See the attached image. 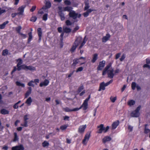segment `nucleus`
Instances as JSON below:
<instances>
[{
  "label": "nucleus",
  "instance_id": "nucleus-1",
  "mask_svg": "<svg viewBox=\"0 0 150 150\" xmlns=\"http://www.w3.org/2000/svg\"><path fill=\"white\" fill-rule=\"evenodd\" d=\"M90 98V94L84 101L81 105L79 108H76L72 109H70L68 107H66L64 109V110L66 112H70L77 111L83 108V110H87L88 108V102Z\"/></svg>",
  "mask_w": 150,
  "mask_h": 150
},
{
  "label": "nucleus",
  "instance_id": "nucleus-2",
  "mask_svg": "<svg viewBox=\"0 0 150 150\" xmlns=\"http://www.w3.org/2000/svg\"><path fill=\"white\" fill-rule=\"evenodd\" d=\"M111 64L110 63L105 68L103 71V75H105L107 72L108 77L112 79L113 78L114 74L113 73V69L111 67Z\"/></svg>",
  "mask_w": 150,
  "mask_h": 150
},
{
  "label": "nucleus",
  "instance_id": "nucleus-3",
  "mask_svg": "<svg viewBox=\"0 0 150 150\" xmlns=\"http://www.w3.org/2000/svg\"><path fill=\"white\" fill-rule=\"evenodd\" d=\"M82 38L80 37H78L75 41L71 49V51L72 52H74L77 47L82 42Z\"/></svg>",
  "mask_w": 150,
  "mask_h": 150
},
{
  "label": "nucleus",
  "instance_id": "nucleus-4",
  "mask_svg": "<svg viewBox=\"0 0 150 150\" xmlns=\"http://www.w3.org/2000/svg\"><path fill=\"white\" fill-rule=\"evenodd\" d=\"M141 108V106L140 105H139L134 111H132L131 113V116L133 117H139L140 115L139 111Z\"/></svg>",
  "mask_w": 150,
  "mask_h": 150
},
{
  "label": "nucleus",
  "instance_id": "nucleus-5",
  "mask_svg": "<svg viewBox=\"0 0 150 150\" xmlns=\"http://www.w3.org/2000/svg\"><path fill=\"white\" fill-rule=\"evenodd\" d=\"M91 132L88 131L85 134L84 139L83 140L82 143L84 145H86L91 137Z\"/></svg>",
  "mask_w": 150,
  "mask_h": 150
},
{
  "label": "nucleus",
  "instance_id": "nucleus-6",
  "mask_svg": "<svg viewBox=\"0 0 150 150\" xmlns=\"http://www.w3.org/2000/svg\"><path fill=\"white\" fill-rule=\"evenodd\" d=\"M69 15L70 17L73 18L74 19H76L77 18H79L81 16V14H78L74 10L70 11Z\"/></svg>",
  "mask_w": 150,
  "mask_h": 150
},
{
  "label": "nucleus",
  "instance_id": "nucleus-7",
  "mask_svg": "<svg viewBox=\"0 0 150 150\" xmlns=\"http://www.w3.org/2000/svg\"><path fill=\"white\" fill-rule=\"evenodd\" d=\"M25 7V5H23L22 6L19 7L18 9L17 13L19 15H23L24 9Z\"/></svg>",
  "mask_w": 150,
  "mask_h": 150
},
{
  "label": "nucleus",
  "instance_id": "nucleus-8",
  "mask_svg": "<svg viewBox=\"0 0 150 150\" xmlns=\"http://www.w3.org/2000/svg\"><path fill=\"white\" fill-rule=\"evenodd\" d=\"M86 127V125L80 126L78 129V132L80 134H83L84 132Z\"/></svg>",
  "mask_w": 150,
  "mask_h": 150
},
{
  "label": "nucleus",
  "instance_id": "nucleus-9",
  "mask_svg": "<svg viewBox=\"0 0 150 150\" xmlns=\"http://www.w3.org/2000/svg\"><path fill=\"white\" fill-rule=\"evenodd\" d=\"M24 148L22 144L13 146L11 148L12 150H24Z\"/></svg>",
  "mask_w": 150,
  "mask_h": 150
},
{
  "label": "nucleus",
  "instance_id": "nucleus-10",
  "mask_svg": "<svg viewBox=\"0 0 150 150\" xmlns=\"http://www.w3.org/2000/svg\"><path fill=\"white\" fill-rule=\"evenodd\" d=\"M105 62V61L103 60L99 62V64L97 67L98 70H100L104 67Z\"/></svg>",
  "mask_w": 150,
  "mask_h": 150
},
{
  "label": "nucleus",
  "instance_id": "nucleus-11",
  "mask_svg": "<svg viewBox=\"0 0 150 150\" xmlns=\"http://www.w3.org/2000/svg\"><path fill=\"white\" fill-rule=\"evenodd\" d=\"M104 125L101 124L99 126H97V128H99V129L97 131V133L98 134H101L102 133L104 130L103 129Z\"/></svg>",
  "mask_w": 150,
  "mask_h": 150
},
{
  "label": "nucleus",
  "instance_id": "nucleus-12",
  "mask_svg": "<svg viewBox=\"0 0 150 150\" xmlns=\"http://www.w3.org/2000/svg\"><path fill=\"white\" fill-rule=\"evenodd\" d=\"M112 139V138L110 136H106L105 137L102 139V142L105 144L107 142L110 141Z\"/></svg>",
  "mask_w": 150,
  "mask_h": 150
},
{
  "label": "nucleus",
  "instance_id": "nucleus-13",
  "mask_svg": "<svg viewBox=\"0 0 150 150\" xmlns=\"http://www.w3.org/2000/svg\"><path fill=\"white\" fill-rule=\"evenodd\" d=\"M120 122L118 120L115 121L112 124V129H115L119 125Z\"/></svg>",
  "mask_w": 150,
  "mask_h": 150
},
{
  "label": "nucleus",
  "instance_id": "nucleus-14",
  "mask_svg": "<svg viewBox=\"0 0 150 150\" xmlns=\"http://www.w3.org/2000/svg\"><path fill=\"white\" fill-rule=\"evenodd\" d=\"M110 36L109 34H107L106 36L103 37L102 38V42H106L110 38Z\"/></svg>",
  "mask_w": 150,
  "mask_h": 150
},
{
  "label": "nucleus",
  "instance_id": "nucleus-15",
  "mask_svg": "<svg viewBox=\"0 0 150 150\" xmlns=\"http://www.w3.org/2000/svg\"><path fill=\"white\" fill-rule=\"evenodd\" d=\"M63 31L64 33H68L71 32V30L66 26L63 27Z\"/></svg>",
  "mask_w": 150,
  "mask_h": 150
},
{
  "label": "nucleus",
  "instance_id": "nucleus-16",
  "mask_svg": "<svg viewBox=\"0 0 150 150\" xmlns=\"http://www.w3.org/2000/svg\"><path fill=\"white\" fill-rule=\"evenodd\" d=\"M49 82L48 80L45 79L43 82L40 83V87H42L43 86H47L48 85Z\"/></svg>",
  "mask_w": 150,
  "mask_h": 150
},
{
  "label": "nucleus",
  "instance_id": "nucleus-17",
  "mask_svg": "<svg viewBox=\"0 0 150 150\" xmlns=\"http://www.w3.org/2000/svg\"><path fill=\"white\" fill-rule=\"evenodd\" d=\"M58 14L60 17L62 21H63L65 19V17L64 16V14L62 12V11H59L58 12Z\"/></svg>",
  "mask_w": 150,
  "mask_h": 150
},
{
  "label": "nucleus",
  "instance_id": "nucleus-18",
  "mask_svg": "<svg viewBox=\"0 0 150 150\" xmlns=\"http://www.w3.org/2000/svg\"><path fill=\"white\" fill-rule=\"evenodd\" d=\"M98 58V54H95L93 55V59L91 61L92 62L94 63Z\"/></svg>",
  "mask_w": 150,
  "mask_h": 150
},
{
  "label": "nucleus",
  "instance_id": "nucleus-19",
  "mask_svg": "<svg viewBox=\"0 0 150 150\" xmlns=\"http://www.w3.org/2000/svg\"><path fill=\"white\" fill-rule=\"evenodd\" d=\"M93 11V10H92L91 9H88L86 12L83 13V15L84 17H86L88 16L89 13H91Z\"/></svg>",
  "mask_w": 150,
  "mask_h": 150
},
{
  "label": "nucleus",
  "instance_id": "nucleus-20",
  "mask_svg": "<svg viewBox=\"0 0 150 150\" xmlns=\"http://www.w3.org/2000/svg\"><path fill=\"white\" fill-rule=\"evenodd\" d=\"M0 112L2 114L4 115L8 114L9 113V111L4 108L1 110Z\"/></svg>",
  "mask_w": 150,
  "mask_h": 150
},
{
  "label": "nucleus",
  "instance_id": "nucleus-21",
  "mask_svg": "<svg viewBox=\"0 0 150 150\" xmlns=\"http://www.w3.org/2000/svg\"><path fill=\"white\" fill-rule=\"evenodd\" d=\"M38 36L39 37V40H41V38L42 35V31L41 30V29L40 28H39L38 29Z\"/></svg>",
  "mask_w": 150,
  "mask_h": 150
},
{
  "label": "nucleus",
  "instance_id": "nucleus-22",
  "mask_svg": "<svg viewBox=\"0 0 150 150\" xmlns=\"http://www.w3.org/2000/svg\"><path fill=\"white\" fill-rule=\"evenodd\" d=\"M32 102V100L31 97L28 98L25 102V103L27 104L28 105L30 106L31 105V103Z\"/></svg>",
  "mask_w": 150,
  "mask_h": 150
},
{
  "label": "nucleus",
  "instance_id": "nucleus-23",
  "mask_svg": "<svg viewBox=\"0 0 150 150\" xmlns=\"http://www.w3.org/2000/svg\"><path fill=\"white\" fill-rule=\"evenodd\" d=\"M79 62V59H75L73 60V63L72 64V66L73 67H75L76 64Z\"/></svg>",
  "mask_w": 150,
  "mask_h": 150
},
{
  "label": "nucleus",
  "instance_id": "nucleus-24",
  "mask_svg": "<svg viewBox=\"0 0 150 150\" xmlns=\"http://www.w3.org/2000/svg\"><path fill=\"white\" fill-rule=\"evenodd\" d=\"M128 105L130 106L134 105L135 103V102L134 100H129L127 102Z\"/></svg>",
  "mask_w": 150,
  "mask_h": 150
},
{
  "label": "nucleus",
  "instance_id": "nucleus-25",
  "mask_svg": "<svg viewBox=\"0 0 150 150\" xmlns=\"http://www.w3.org/2000/svg\"><path fill=\"white\" fill-rule=\"evenodd\" d=\"M8 21H6L4 22L3 23L0 25V29H3L5 27L6 25L8 23Z\"/></svg>",
  "mask_w": 150,
  "mask_h": 150
},
{
  "label": "nucleus",
  "instance_id": "nucleus-26",
  "mask_svg": "<svg viewBox=\"0 0 150 150\" xmlns=\"http://www.w3.org/2000/svg\"><path fill=\"white\" fill-rule=\"evenodd\" d=\"M73 8L70 6H67L64 8V11H72Z\"/></svg>",
  "mask_w": 150,
  "mask_h": 150
},
{
  "label": "nucleus",
  "instance_id": "nucleus-27",
  "mask_svg": "<svg viewBox=\"0 0 150 150\" xmlns=\"http://www.w3.org/2000/svg\"><path fill=\"white\" fill-rule=\"evenodd\" d=\"M104 82H103L100 83V89H99V91L100 90H104L105 89Z\"/></svg>",
  "mask_w": 150,
  "mask_h": 150
},
{
  "label": "nucleus",
  "instance_id": "nucleus-28",
  "mask_svg": "<svg viewBox=\"0 0 150 150\" xmlns=\"http://www.w3.org/2000/svg\"><path fill=\"white\" fill-rule=\"evenodd\" d=\"M14 135V138L13 139L14 142H16L18 140V137L17 135V133L16 132H14L13 134Z\"/></svg>",
  "mask_w": 150,
  "mask_h": 150
},
{
  "label": "nucleus",
  "instance_id": "nucleus-29",
  "mask_svg": "<svg viewBox=\"0 0 150 150\" xmlns=\"http://www.w3.org/2000/svg\"><path fill=\"white\" fill-rule=\"evenodd\" d=\"M29 70L31 71H34L35 70V67L32 66H27V69L26 70Z\"/></svg>",
  "mask_w": 150,
  "mask_h": 150
},
{
  "label": "nucleus",
  "instance_id": "nucleus-30",
  "mask_svg": "<svg viewBox=\"0 0 150 150\" xmlns=\"http://www.w3.org/2000/svg\"><path fill=\"white\" fill-rule=\"evenodd\" d=\"M22 29L21 26L19 25L15 29L16 31L19 34L21 33L20 31Z\"/></svg>",
  "mask_w": 150,
  "mask_h": 150
},
{
  "label": "nucleus",
  "instance_id": "nucleus-31",
  "mask_svg": "<svg viewBox=\"0 0 150 150\" xmlns=\"http://www.w3.org/2000/svg\"><path fill=\"white\" fill-rule=\"evenodd\" d=\"M42 145L43 147H45L49 145V143L47 141H45L42 143Z\"/></svg>",
  "mask_w": 150,
  "mask_h": 150
},
{
  "label": "nucleus",
  "instance_id": "nucleus-32",
  "mask_svg": "<svg viewBox=\"0 0 150 150\" xmlns=\"http://www.w3.org/2000/svg\"><path fill=\"white\" fill-rule=\"evenodd\" d=\"M24 123L23 124H21V125L24 127H27L28 126V122L27 120H23Z\"/></svg>",
  "mask_w": 150,
  "mask_h": 150
},
{
  "label": "nucleus",
  "instance_id": "nucleus-33",
  "mask_svg": "<svg viewBox=\"0 0 150 150\" xmlns=\"http://www.w3.org/2000/svg\"><path fill=\"white\" fill-rule=\"evenodd\" d=\"M68 127V125H64L60 126V129L61 130H64L66 129Z\"/></svg>",
  "mask_w": 150,
  "mask_h": 150
},
{
  "label": "nucleus",
  "instance_id": "nucleus-34",
  "mask_svg": "<svg viewBox=\"0 0 150 150\" xmlns=\"http://www.w3.org/2000/svg\"><path fill=\"white\" fill-rule=\"evenodd\" d=\"M29 38H28V42L30 41L33 38L32 32H30L28 33Z\"/></svg>",
  "mask_w": 150,
  "mask_h": 150
},
{
  "label": "nucleus",
  "instance_id": "nucleus-35",
  "mask_svg": "<svg viewBox=\"0 0 150 150\" xmlns=\"http://www.w3.org/2000/svg\"><path fill=\"white\" fill-rule=\"evenodd\" d=\"M17 61L18 62L17 64V66H21V65L22 64V60L20 58L18 59L17 60Z\"/></svg>",
  "mask_w": 150,
  "mask_h": 150
},
{
  "label": "nucleus",
  "instance_id": "nucleus-36",
  "mask_svg": "<svg viewBox=\"0 0 150 150\" xmlns=\"http://www.w3.org/2000/svg\"><path fill=\"white\" fill-rule=\"evenodd\" d=\"M16 84L17 86H21L23 87L25 86V84L24 83H22L19 81H17L16 82Z\"/></svg>",
  "mask_w": 150,
  "mask_h": 150
},
{
  "label": "nucleus",
  "instance_id": "nucleus-37",
  "mask_svg": "<svg viewBox=\"0 0 150 150\" xmlns=\"http://www.w3.org/2000/svg\"><path fill=\"white\" fill-rule=\"evenodd\" d=\"M150 132V133L149 135V137L150 138V129L148 128H147L146 127H145L144 130V133L145 134H147Z\"/></svg>",
  "mask_w": 150,
  "mask_h": 150
},
{
  "label": "nucleus",
  "instance_id": "nucleus-38",
  "mask_svg": "<svg viewBox=\"0 0 150 150\" xmlns=\"http://www.w3.org/2000/svg\"><path fill=\"white\" fill-rule=\"evenodd\" d=\"M137 84L135 82H132L131 85L132 88L133 90H134L135 88L137 86Z\"/></svg>",
  "mask_w": 150,
  "mask_h": 150
},
{
  "label": "nucleus",
  "instance_id": "nucleus-39",
  "mask_svg": "<svg viewBox=\"0 0 150 150\" xmlns=\"http://www.w3.org/2000/svg\"><path fill=\"white\" fill-rule=\"evenodd\" d=\"M86 38V37H85V38H84L83 41L81 43V45L80 47H79V49H81L82 47L83 46V45L85 44V43L86 41H85V39Z\"/></svg>",
  "mask_w": 150,
  "mask_h": 150
},
{
  "label": "nucleus",
  "instance_id": "nucleus-40",
  "mask_svg": "<svg viewBox=\"0 0 150 150\" xmlns=\"http://www.w3.org/2000/svg\"><path fill=\"white\" fill-rule=\"evenodd\" d=\"M34 83V81L33 80H32L29 81L28 83V85L29 86H31L32 87H34V85L33 83Z\"/></svg>",
  "mask_w": 150,
  "mask_h": 150
},
{
  "label": "nucleus",
  "instance_id": "nucleus-41",
  "mask_svg": "<svg viewBox=\"0 0 150 150\" xmlns=\"http://www.w3.org/2000/svg\"><path fill=\"white\" fill-rule=\"evenodd\" d=\"M110 99L112 102L114 103L117 99V97L116 96L113 97L112 96L110 97Z\"/></svg>",
  "mask_w": 150,
  "mask_h": 150
},
{
  "label": "nucleus",
  "instance_id": "nucleus-42",
  "mask_svg": "<svg viewBox=\"0 0 150 150\" xmlns=\"http://www.w3.org/2000/svg\"><path fill=\"white\" fill-rule=\"evenodd\" d=\"M8 53V51L7 50H4L3 51L2 55L3 56H5L7 55Z\"/></svg>",
  "mask_w": 150,
  "mask_h": 150
},
{
  "label": "nucleus",
  "instance_id": "nucleus-43",
  "mask_svg": "<svg viewBox=\"0 0 150 150\" xmlns=\"http://www.w3.org/2000/svg\"><path fill=\"white\" fill-rule=\"evenodd\" d=\"M109 128V127L108 126H107L106 127H103L104 130L103 132L104 133L106 132L108 130Z\"/></svg>",
  "mask_w": 150,
  "mask_h": 150
},
{
  "label": "nucleus",
  "instance_id": "nucleus-44",
  "mask_svg": "<svg viewBox=\"0 0 150 150\" xmlns=\"http://www.w3.org/2000/svg\"><path fill=\"white\" fill-rule=\"evenodd\" d=\"M48 15L47 14H45L42 17V19L43 20L46 21L47 19Z\"/></svg>",
  "mask_w": 150,
  "mask_h": 150
},
{
  "label": "nucleus",
  "instance_id": "nucleus-45",
  "mask_svg": "<svg viewBox=\"0 0 150 150\" xmlns=\"http://www.w3.org/2000/svg\"><path fill=\"white\" fill-rule=\"evenodd\" d=\"M64 4L67 5H70L71 4V2L68 0H65L64 1Z\"/></svg>",
  "mask_w": 150,
  "mask_h": 150
},
{
  "label": "nucleus",
  "instance_id": "nucleus-46",
  "mask_svg": "<svg viewBox=\"0 0 150 150\" xmlns=\"http://www.w3.org/2000/svg\"><path fill=\"white\" fill-rule=\"evenodd\" d=\"M28 90L27 91L26 94H30L31 93L32 88L31 87H28Z\"/></svg>",
  "mask_w": 150,
  "mask_h": 150
},
{
  "label": "nucleus",
  "instance_id": "nucleus-47",
  "mask_svg": "<svg viewBox=\"0 0 150 150\" xmlns=\"http://www.w3.org/2000/svg\"><path fill=\"white\" fill-rule=\"evenodd\" d=\"M37 17L35 16H32L31 19L30 21L33 22H35L37 20Z\"/></svg>",
  "mask_w": 150,
  "mask_h": 150
},
{
  "label": "nucleus",
  "instance_id": "nucleus-48",
  "mask_svg": "<svg viewBox=\"0 0 150 150\" xmlns=\"http://www.w3.org/2000/svg\"><path fill=\"white\" fill-rule=\"evenodd\" d=\"M113 81V80L112 79L111 80H110L109 82H107L106 83H104V84L105 85V86H106L109 85L110 84L112 83Z\"/></svg>",
  "mask_w": 150,
  "mask_h": 150
},
{
  "label": "nucleus",
  "instance_id": "nucleus-49",
  "mask_svg": "<svg viewBox=\"0 0 150 150\" xmlns=\"http://www.w3.org/2000/svg\"><path fill=\"white\" fill-rule=\"evenodd\" d=\"M6 12V11L5 10L2 9L0 7V16L2 14L5 13Z\"/></svg>",
  "mask_w": 150,
  "mask_h": 150
},
{
  "label": "nucleus",
  "instance_id": "nucleus-50",
  "mask_svg": "<svg viewBox=\"0 0 150 150\" xmlns=\"http://www.w3.org/2000/svg\"><path fill=\"white\" fill-rule=\"evenodd\" d=\"M64 120L65 121H69V117L67 116H65L64 117Z\"/></svg>",
  "mask_w": 150,
  "mask_h": 150
},
{
  "label": "nucleus",
  "instance_id": "nucleus-51",
  "mask_svg": "<svg viewBox=\"0 0 150 150\" xmlns=\"http://www.w3.org/2000/svg\"><path fill=\"white\" fill-rule=\"evenodd\" d=\"M66 23L67 25H71V23L69 20H67L66 22Z\"/></svg>",
  "mask_w": 150,
  "mask_h": 150
},
{
  "label": "nucleus",
  "instance_id": "nucleus-52",
  "mask_svg": "<svg viewBox=\"0 0 150 150\" xmlns=\"http://www.w3.org/2000/svg\"><path fill=\"white\" fill-rule=\"evenodd\" d=\"M83 89V86H82L79 87L78 89V91L79 92H81Z\"/></svg>",
  "mask_w": 150,
  "mask_h": 150
},
{
  "label": "nucleus",
  "instance_id": "nucleus-53",
  "mask_svg": "<svg viewBox=\"0 0 150 150\" xmlns=\"http://www.w3.org/2000/svg\"><path fill=\"white\" fill-rule=\"evenodd\" d=\"M46 6L47 8H49L51 6V4L49 2H47L46 3Z\"/></svg>",
  "mask_w": 150,
  "mask_h": 150
},
{
  "label": "nucleus",
  "instance_id": "nucleus-54",
  "mask_svg": "<svg viewBox=\"0 0 150 150\" xmlns=\"http://www.w3.org/2000/svg\"><path fill=\"white\" fill-rule=\"evenodd\" d=\"M83 68L82 67H80L78 68L77 70H76V72H78L79 71H81L83 70Z\"/></svg>",
  "mask_w": 150,
  "mask_h": 150
},
{
  "label": "nucleus",
  "instance_id": "nucleus-55",
  "mask_svg": "<svg viewBox=\"0 0 150 150\" xmlns=\"http://www.w3.org/2000/svg\"><path fill=\"white\" fill-rule=\"evenodd\" d=\"M27 66L25 64H23L21 65V68L22 69H24L26 70Z\"/></svg>",
  "mask_w": 150,
  "mask_h": 150
},
{
  "label": "nucleus",
  "instance_id": "nucleus-56",
  "mask_svg": "<svg viewBox=\"0 0 150 150\" xmlns=\"http://www.w3.org/2000/svg\"><path fill=\"white\" fill-rule=\"evenodd\" d=\"M125 58V54H123L121 56L120 59V60L121 61H122Z\"/></svg>",
  "mask_w": 150,
  "mask_h": 150
},
{
  "label": "nucleus",
  "instance_id": "nucleus-57",
  "mask_svg": "<svg viewBox=\"0 0 150 150\" xmlns=\"http://www.w3.org/2000/svg\"><path fill=\"white\" fill-rule=\"evenodd\" d=\"M121 54L120 53L117 54L116 55L115 59H117L120 57Z\"/></svg>",
  "mask_w": 150,
  "mask_h": 150
},
{
  "label": "nucleus",
  "instance_id": "nucleus-58",
  "mask_svg": "<svg viewBox=\"0 0 150 150\" xmlns=\"http://www.w3.org/2000/svg\"><path fill=\"white\" fill-rule=\"evenodd\" d=\"M128 129L129 130V132H131L132 131L133 127L130 125H129L128 127Z\"/></svg>",
  "mask_w": 150,
  "mask_h": 150
},
{
  "label": "nucleus",
  "instance_id": "nucleus-59",
  "mask_svg": "<svg viewBox=\"0 0 150 150\" xmlns=\"http://www.w3.org/2000/svg\"><path fill=\"white\" fill-rule=\"evenodd\" d=\"M18 104L16 103L13 105V107L15 109H18Z\"/></svg>",
  "mask_w": 150,
  "mask_h": 150
},
{
  "label": "nucleus",
  "instance_id": "nucleus-60",
  "mask_svg": "<svg viewBox=\"0 0 150 150\" xmlns=\"http://www.w3.org/2000/svg\"><path fill=\"white\" fill-rule=\"evenodd\" d=\"M18 15V14L17 13H13L11 15V16L13 18H14L16 17V16Z\"/></svg>",
  "mask_w": 150,
  "mask_h": 150
},
{
  "label": "nucleus",
  "instance_id": "nucleus-61",
  "mask_svg": "<svg viewBox=\"0 0 150 150\" xmlns=\"http://www.w3.org/2000/svg\"><path fill=\"white\" fill-rule=\"evenodd\" d=\"M90 7L89 4L85 5V6L84 8V10H87Z\"/></svg>",
  "mask_w": 150,
  "mask_h": 150
},
{
  "label": "nucleus",
  "instance_id": "nucleus-62",
  "mask_svg": "<svg viewBox=\"0 0 150 150\" xmlns=\"http://www.w3.org/2000/svg\"><path fill=\"white\" fill-rule=\"evenodd\" d=\"M79 27L78 26H76L74 28L73 30V32H75L77 30H78L79 29Z\"/></svg>",
  "mask_w": 150,
  "mask_h": 150
},
{
  "label": "nucleus",
  "instance_id": "nucleus-63",
  "mask_svg": "<svg viewBox=\"0 0 150 150\" xmlns=\"http://www.w3.org/2000/svg\"><path fill=\"white\" fill-rule=\"evenodd\" d=\"M28 115H25L23 117V120H28L29 118L28 117Z\"/></svg>",
  "mask_w": 150,
  "mask_h": 150
},
{
  "label": "nucleus",
  "instance_id": "nucleus-64",
  "mask_svg": "<svg viewBox=\"0 0 150 150\" xmlns=\"http://www.w3.org/2000/svg\"><path fill=\"white\" fill-rule=\"evenodd\" d=\"M22 37L24 38H25L26 37V35L25 34H23L21 33L19 34Z\"/></svg>",
  "mask_w": 150,
  "mask_h": 150
}]
</instances>
